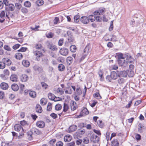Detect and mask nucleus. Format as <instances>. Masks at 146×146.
I'll return each mask as SVG.
<instances>
[{
  "instance_id": "nucleus-1",
  "label": "nucleus",
  "mask_w": 146,
  "mask_h": 146,
  "mask_svg": "<svg viewBox=\"0 0 146 146\" xmlns=\"http://www.w3.org/2000/svg\"><path fill=\"white\" fill-rule=\"evenodd\" d=\"M118 57V63L119 66L123 68L127 67L128 63L126 60V55L122 53H118L117 54Z\"/></svg>"
},
{
  "instance_id": "nucleus-2",
  "label": "nucleus",
  "mask_w": 146,
  "mask_h": 146,
  "mask_svg": "<svg viewBox=\"0 0 146 146\" xmlns=\"http://www.w3.org/2000/svg\"><path fill=\"white\" fill-rule=\"evenodd\" d=\"M3 74L1 75V78L3 80H7L8 78V76L9 75V71L7 69H5L3 71Z\"/></svg>"
},
{
  "instance_id": "nucleus-3",
  "label": "nucleus",
  "mask_w": 146,
  "mask_h": 146,
  "mask_svg": "<svg viewBox=\"0 0 146 146\" xmlns=\"http://www.w3.org/2000/svg\"><path fill=\"white\" fill-rule=\"evenodd\" d=\"M99 140V137L95 134H93L91 136L90 141L92 142H98Z\"/></svg>"
},
{
  "instance_id": "nucleus-4",
  "label": "nucleus",
  "mask_w": 146,
  "mask_h": 146,
  "mask_svg": "<svg viewBox=\"0 0 146 146\" xmlns=\"http://www.w3.org/2000/svg\"><path fill=\"white\" fill-rule=\"evenodd\" d=\"M105 11V9L104 8H100L98 10L94 12V14L95 15H101L103 14Z\"/></svg>"
},
{
  "instance_id": "nucleus-5",
  "label": "nucleus",
  "mask_w": 146,
  "mask_h": 146,
  "mask_svg": "<svg viewBox=\"0 0 146 146\" xmlns=\"http://www.w3.org/2000/svg\"><path fill=\"white\" fill-rule=\"evenodd\" d=\"M34 55L36 56V58L37 60H39V58L42 56V54L40 52L36 50L33 52Z\"/></svg>"
},
{
  "instance_id": "nucleus-6",
  "label": "nucleus",
  "mask_w": 146,
  "mask_h": 146,
  "mask_svg": "<svg viewBox=\"0 0 146 146\" xmlns=\"http://www.w3.org/2000/svg\"><path fill=\"white\" fill-rule=\"evenodd\" d=\"M80 20L82 23L84 24H88L89 22V19L87 17L85 16L82 17L80 19Z\"/></svg>"
},
{
  "instance_id": "nucleus-7",
  "label": "nucleus",
  "mask_w": 146,
  "mask_h": 146,
  "mask_svg": "<svg viewBox=\"0 0 146 146\" xmlns=\"http://www.w3.org/2000/svg\"><path fill=\"white\" fill-rule=\"evenodd\" d=\"M68 50L65 48H61L60 51V54L63 56H66L68 54Z\"/></svg>"
},
{
  "instance_id": "nucleus-8",
  "label": "nucleus",
  "mask_w": 146,
  "mask_h": 146,
  "mask_svg": "<svg viewBox=\"0 0 146 146\" xmlns=\"http://www.w3.org/2000/svg\"><path fill=\"white\" fill-rule=\"evenodd\" d=\"M20 78L22 82H26L28 80L29 77L27 75L23 74L20 76Z\"/></svg>"
},
{
  "instance_id": "nucleus-9",
  "label": "nucleus",
  "mask_w": 146,
  "mask_h": 146,
  "mask_svg": "<svg viewBox=\"0 0 146 146\" xmlns=\"http://www.w3.org/2000/svg\"><path fill=\"white\" fill-rule=\"evenodd\" d=\"M36 125L37 127L39 128H42L45 126V123L43 121H37L36 123Z\"/></svg>"
},
{
  "instance_id": "nucleus-10",
  "label": "nucleus",
  "mask_w": 146,
  "mask_h": 146,
  "mask_svg": "<svg viewBox=\"0 0 146 146\" xmlns=\"http://www.w3.org/2000/svg\"><path fill=\"white\" fill-rule=\"evenodd\" d=\"M6 59H9L8 58H3V62H1V69H3L5 68V65H7V63L8 60H6Z\"/></svg>"
},
{
  "instance_id": "nucleus-11",
  "label": "nucleus",
  "mask_w": 146,
  "mask_h": 146,
  "mask_svg": "<svg viewBox=\"0 0 146 146\" xmlns=\"http://www.w3.org/2000/svg\"><path fill=\"white\" fill-rule=\"evenodd\" d=\"M127 74L126 71H123L120 72L118 74L119 77H126Z\"/></svg>"
},
{
  "instance_id": "nucleus-12",
  "label": "nucleus",
  "mask_w": 146,
  "mask_h": 146,
  "mask_svg": "<svg viewBox=\"0 0 146 146\" xmlns=\"http://www.w3.org/2000/svg\"><path fill=\"white\" fill-rule=\"evenodd\" d=\"M14 130L17 131H19L21 129L23 131V128L19 124H15L14 126Z\"/></svg>"
},
{
  "instance_id": "nucleus-13",
  "label": "nucleus",
  "mask_w": 146,
  "mask_h": 146,
  "mask_svg": "<svg viewBox=\"0 0 146 146\" xmlns=\"http://www.w3.org/2000/svg\"><path fill=\"white\" fill-rule=\"evenodd\" d=\"M74 94H77L78 96H80L82 93L81 89L80 87L77 86L76 90L75 92H74Z\"/></svg>"
},
{
  "instance_id": "nucleus-14",
  "label": "nucleus",
  "mask_w": 146,
  "mask_h": 146,
  "mask_svg": "<svg viewBox=\"0 0 146 146\" xmlns=\"http://www.w3.org/2000/svg\"><path fill=\"white\" fill-rule=\"evenodd\" d=\"M89 113V111L86 108H84L81 112V115L82 116H85Z\"/></svg>"
},
{
  "instance_id": "nucleus-15",
  "label": "nucleus",
  "mask_w": 146,
  "mask_h": 146,
  "mask_svg": "<svg viewBox=\"0 0 146 146\" xmlns=\"http://www.w3.org/2000/svg\"><path fill=\"white\" fill-rule=\"evenodd\" d=\"M71 109L72 111H74L76 109V104L74 101H72L70 103Z\"/></svg>"
},
{
  "instance_id": "nucleus-16",
  "label": "nucleus",
  "mask_w": 146,
  "mask_h": 146,
  "mask_svg": "<svg viewBox=\"0 0 146 146\" xmlns=\"http://www.w3.org/2000/svg\"><path fill=\"white\" fill-rule=\"evenodd\" d=\"M48 98L51 100H54V101H57L58 100L56 99V97L54 95L51 93H49L48 95Z\"/></svg>"
},
{
  "instance_id": "nucleus-17",
  "label": "nucleus",
  "mask_w": 146,
  "mask_h": 146,
  "mask_svg": "<svg viewBox=\"0 0 146 146\" xmlns=\"http://www.w3.org/2000/svg\"><path fill=\"white\" fill-rule=\"evenodd\" d=\"M125 55H126V60H127V62H131L134 60L133 58L130 55L128 54H125Z\"/></svg>"
},
{
  "instance_id": "nucleus-18",
  "label": "nucleus",
  "mask_w": 146,
  "mask_h": 146,
  "mask_svg": "<svg viewBox=\"0 0 146 146\" xmlns=\"http://www.w3.org/2000/svg\"><path fill=\"white\" fill-rule=\"evenodd\" d=\"M69 109L68 105L66 103H64L63 107V110L61 114H64V113L67 112Z\"/></svg>"
},
{
  "instance_id": "nucleus-19",
  "label": "nucleus",
  "mask_w": 146,
  "mask_h": 146,
  "mask_svg": "<svg viewBox=\"0 0 146 146\" xmlns=\"http://www.w3.org/2000/svg\"><path fill=\"white\" fill-rule=\"evenodd\" d=\"M72 139L71 136L70 135H66L64 137V140L65 142H69L71 141Z\"/></svg>"
},
{
  "instance_id": "nucleus-20",
  "label": "nucleus",
  "mask_w": 146,
  "mask_h": 146,
  "mask_svg": "<svg viewBox=\"0 0 146 146\" xmlns=\"http://www.w3.org/2000/svg\"><path fill=\"white\" fill-rule=\"evenodd\" d=\"M77 128V126L76 125H73L70 126L69 129L68 131L69 132H73L75 131Z\"/></svg>"
},
{
  "instance_id": "nucleus-21",
  "label": "nucleus",
  "mask_w": 146,
  "mask_h": 146,
  "mask_svg": "<svg viewBox=\"0 0 146 146\" xmlns=\"http://www.w3.org/2000/svg\"><path fill=\"white\" fill-rule=\"evenodd\" d=\"M118 76V74L115 72H112L111 74L110 77L111 78L115 80L117 79Z\"/></svg>"
},
{
  "instance_id": "nucleus-22",
  "label": "nucleus",
  "mask_w": 146,
  "mask_h": 146,
  "mask_svg": "<svg viewBox=\"0 0 146 146\" xmlns=\"http://www.w3.org/2000/svg\"><path fill=\"white\" fill-rule=\"evenodd\" d=\"M48 47L50 50L53 51H56L57 50V48L55 45H53L50 43H48Z\"/></svg>"
},
{
  "instance_id": "nucleus-23",
  "label": "nucleus",
  "mask_w": 146,
  "mask_h": 146,
  "mask_svg": "<svg viewBox=\"0 0 146 146\" xmlns=\"http://www.w3.org/2000/svg\"><path fill=\"white\" fill-rule=\"evenodd\" d=\"M17 76L16 75L12 74L10 77V79L11 81L13 82H17Z\"/></svg>"
},
{
  "instance_id": "nucleus-24",
  "label": "nucleus",
  "mask_w": 146,
  "mask_h": 146,
  "mask_svg": "<svg viewBox=\"0 0 146 146\" xmlns=\"http://www.w3.org/2000/svg\"><path fill=\"white\" fill-rule=\"evenodd\" d=\"M1 88L3 90H6L8 88V85L6 83L2 82L1 84Z\"/></svg>"
},
{
  "instance_id": "nucleus-25",
  "label": "nucleus",
  "mask_w": 146,
  "mask_h": 146,
  "mask_svg": "<svg viewBox=\"0 0 146 146\" xmlns=\"http://www.w3.org/2000/svg\"><path fill=\"white\" fill-rule=\"evenodd\" d=\"M11 88L13 90L16 91L19 90V87L17 84H13L11 86Z\"/></svg>"
},
{
  "instance_id": "nucleus-26",
  "label": "nucleus",
  "mask_w": 146,
  "mask_h": 146,
  "mask_svg": "<svg viewBox=\"0 0 146 146\" xmlns=\"http://www.w3.org/2000/svg\"><path fill=\"white\" fill-rule=\"evenodd\" d=\"M22 64L24 66L26 67H29L30 65L29 62L26 60H23L22 62Z\"/></svg>"
},
{
  "instance_id": "nucleus-27",
  "label": "nucleus",
  "mask_w": 146,
  "mask_h": 146,
  "mask_svg": "<svg viewBox=\"0 0 146 146\" xmlns=\"http://www.w3.org/2000/svg\"><path fill=\"white\" fill-rule=\"evenodd\" d=\"M36 110L37 112L41 113L42 111L41 107L39 104H37L36 107Z\"/></svg>"
},
{
  "instance_id": "nucleus-28",
  "label": "nucleus",
  "mask_w": 146,
  "mask_h": 146,
  "mask_svg": "<svg viewBox=\"0 0 146 146\" xmlns=\"http://www.w3.org/2000/svg\"><path fill=\"white\" fill-rule=\"evenodd\" d=\"M29 95L32 98H34L36 96V94L35 92L33 91L29 90Z\"/></svg>"
},
{
  "instance_id": "nucleus-29",
  "label": "nucleus",
  "mask_w": 146,
  "mask_h": 146,
  "mask_svg": "<svg viewBox=\"0 0 146 146\" xmlns=\"http://www.w3.org/2000/svg\"><path fill=\"white\" fill-rule=\"evenodd\" d=\"M34 69L36 71L41 72L42 71V68L41 67H39L37 65H35L33 67Z\"/></svg>"
},
{
  "instance_id": "nucleus-30",
  "label": "nucleus",
  "mask_w": 146,
  "mask_h": 146,
  "mask_svg": "<svg viewBox=\"0 0 146 146\" xmlns=\"http://www.w3.org/2000/svg\"><path fill=\"white\" fill-rule=\"evenodd\" d=\"M15 57L16 59L20 60L22 58L23 56L22 54L20 53H17L15 54Z\"/></svg>"
},
{
  "instance_id": "nucleus-31",
  "label": "nucleus",
  "mask_w": 146,
  "mask_h": 146,
  "mask_svg": "<svg viewBox=\"0 0 146 146\" xmlns=\"http://www.w3.org/2000/svg\"><path fill=\"white\" fill-rule=\"evenodd\" d=\"M119 143L116 139H114L111 142V146H118Z\"/></svg>"
},
{
  "instance_id": "nucleus-32",
  "label": "nucleus",
  "mask_w": 146,
  "mask_h": 146,
  "mask_svg": "<svg viewBox=\"0 0 146 146\" xmlns=\"http://www.w3.org/2000/svg\"><path fill=\"white\" fill-rule=\"evenodd\" d=\"M7 7H6V8H7L8 9L11 11H13L14 9L15 6L14 5L12 4H9Z\"/></svg>"
},
{
  "instance_id": "nucleus-33",
  "label": "nucleus",
  "mask_w": 146,
  "mask_h": 146,
  "mask_svg": "<svg viewBox=\"0 0 146 146\" xmlns=\"http://www.w3.org/2000/svg\"><path fill=\"white\" fill-rule=\"evenodd\" d=\"M96 15H90L88 17V19L89 20H90L91 22H93L96 19Z\"/></svg>"
},
{
  "instance_id": "nucleus-34",
  "label": "nucleus",
  "mask_w": 146,
  "mask_h": 146,
  "mask_svg": "<svg viewBox=\"0 0 146 146\" xmlns=\"http://www.w3.org/2000/svg\"><path fill=\"white\" fill-rule=\"evenodd\" d=\"M134 65L132 64H130L129 66V69L130 70H131V71H130V72L131 74V75H129L130 77H132L134 74V72L133 71H132V70L134 68Z\"/></svg>"
},
{
  "instance_id": "nucleus-35",
  "label": "nucleus",
  "mask_w": 146,
  "mask_h": 146,
  "mask_svg": "<svg viewBox=\"0 0 146 146\" xmlns=\"http://www.w3.org/2000/svg\"><path fill=\"white\" fill-rule=\"evenodd\" d=\"M40 104L42 105H44L46 104L47 100L44 98H42L40 100Z\"/></svg>"
},
{
  "instance_id": "nucleus-36",
  "label": "nucleus",
  "mask_w": 146,
  "mask_h": 146,
  "mask_svg": "<svg viewBox=\"0 0 146 146\" xmlns=\"http://www.w3.org/2000/svg\"><path fill=\"white\" fill-rule=\"evenodd\" d=\"M125 80L123 78L121 77H119L118 80V82L119 84H123L125 82Z\"/></svg>"
},
{
  "instance_id": "nucleus-37",
  "label": "nucleus",
  "mask_w": 146,
  "mask_h": 146,
  "mask_svg": "<svg viewBox=\"0 0 146 146\" xmlns=\"http://www.w3.org/2000/svg\"><path fill=\"white\" fill-rule=\"evenodd\" d=\"M56 93L60 95H62L64 93V91L61 88H58L57 89Z\"/></svg>"
},
{
  "instance_id": "nucleus-38",
  "label": "nucleus",
  "mask_w": 146,
  "mask_h": 146,
  "mask_svg": "<svg viewBox=\"0 0 146 146\" xmlns=\"http://www.w3.org/2000/svg\"><path fill=\"white\" fill-rule=\"evenodd\" d=\"M44 3V1L43 0H38L36 2V5L39 6L42 5Z\"/></svg>"
},
{
  "instance_id": "nucleus-39",
  "label": "nucleus",
  "mask_w": 146,
  "mask_h": 146,
  "mask_svg": "<svg viewBox=\"0 0 146 146\" xmlns=\"http://www.w3.org/2000/svg\"><path fill=\"white\" fill-rule=\"evenodd\" d=\"M70 51L72 52H75L76 50V47L74 45H72L70 47Z\"/></svg>"
},
{
  "instance_id": "nucleus-40",
  "label": "nucleus",
  "mask_w": 146,
  "mask_h": 146,
  "mask_svg": "<svg viewBox=\"0 0 146 146\" xmlns=\"http://www.w3.org/2000/svg\"><path fill=\"white\" fill-rule=\"evenodd\" d=\"M58 69L60 71H62L64 70L65 68L64 66L62 64H60L58 67Z\"/></svg>"
},
{
  "instance_id": "nucleus-41",
  "label": "nucleus",
  "mask_w": 146,
  "mask_h": 146,
  "mask_svg": "<svg viewBox=\"0 0 146 146\" xmlns=\"http://www.w3.org/2000/svg\"><path fill=\"white\" fill-rule=\"evenodd\" d=\"M74 21L75 23L78 22L80 21V16L79 15H76L74 17Z\"/></svg>"
},
{
  "instance_id": "nucleus-42",
  "label": "nucleus",
  "mask_w": 146,
  "mask_h": 146,
  "mask_svg": "<svg viewBox=\"0 0 146 146\" xmlns=\"http://www.w3.org/2000/svg\"><path fill=\"white\" fill-rule=\"evenodd\" d=\"M24 6L27 7H30L31 6V3L30 2L28 1H26L24 2Z\"/></svg>"
},
{
  "instance_id": "nucleus-43",
  "label": "nucleus",
  "mask_w": 146,
  "mask_h": 146,
  "mask_svg": "<svg viewBox=\"0 0 146 146\" xmlns=\"http://www.w3.org/2000/svg\"><path fill=\"white\" fill-rule=\"evenodd\" d=\"M85 130L83 129H80L78 130L77 133L79 135L84 134L85 133Z\"/></svg>"
},
{
  "instance_id": "nucleus-44",
  "label": "nucleus",
  "mask_w": 146,
  "mask_h": 146,
  "mask_svg": "<svg viewBox=\"0 0 146 146\" xmlns=\"http://www.w3.org/2000/svg\"><path fill=\"white\" fill-rule=\"evenodd\" d=\"M73 58L71 57H68L66 59V61L68 64H70L72 62Z\"/></svg>"
},
{
  "instance_id": "nucleus-45",
  "label": "nucleus",
  "mask_w": 146,
  "mask_h": 146,
  "mask_svg": "<svg viewBox=\"0 0 146 146\" xmlns=\"http://www.w3.org/2000/svg\"><path fill=\"white\" fill-rule=\"evenodd\" d=\"M94 96L95 98L98 99H100L102 98L99 93H96L94 95Z\"/></svg>"
},
{
  "instance_id": "nucleus-46",
  "label": "nucleus",
  "mask_w": 146,
  "mask_h": 146,
  "mask_svg": "<svg viewBox=\"0 0 146 146\" xmlns=\"http://www.w3.org/2000/svg\"><path fill=\"white\" fill-rule=\"evenodd\" d=\"M62 108V106L60 104H57L55 106V109L56 110H60Z\"/></svg>"
},
{
  "instance_id": "nucleus-47",
  "label": "nucleus",
  "mask_w": 146,
  "mask_h": 146,
  "mask_svg": "<svg viewBox=\"0 0 146 146\" xmlns=\"http://www.w3.org/2000/svg\"><path fill=\"white\" fill-rule=\"evenodd\" d=\"M41 84L43 88L46 89L48 87V86L46 83L44 82H41Z\"/></svg>"
},
{
  "instance_id": "nucleus-48",
  "label": "nucleus",
  "mask_w": 146,
  "mask_h": 146,
  "mask_svg": "<svg viewBox=\"0 0 146 146\" xmlns=\"http://www.w3.org/2000/svg\"><path fill=\"white\" fill-rule=\"evenodd\" d=\"M52 108V104L50 103H48L47 105V110L48 111H50L51 110Z\"/></svg>"
},
{
  "instance_id": "nucleus-49",
  "label": "nucleus",
  "mask_w": 146,
  "mask_h": 146,
  "mask_svg": "<svg viewBox=\"0 0 146 146\" xmlns=\"http://www.w3.org/2000/svg\"><path fill=\"white\" fill-rule=\"evenodd\" d=\"M33 131L35 133L38 135L40 134L41 133V131L36 128L34 129Z\"/></svg>"
},
{
  "instance_id": "nucleus-50",
  "label": "nucleus",
  "mask_w": 146,
  "mask_h": 146,
  "mask_svg": "<svg viewBox=\"0 0 146 146\" xmlns=\"http://www.w3.org/2000/svg\"><path fill=\"white\" fill-rule=\"evenodd\" d=\"M42 47V45L40 43L36 44H35V47L37 49H39L41 48Z\"/></svg>"
},
{
  "instance_id": "nucleus-51",
  "label": "nucleus",
  "mask_w": 146,
  "mask_h": 146,
  "mask_svg": "<svg viewBox=\"0 0 146 146\" xmlns=\"http://www.w3.org/2000/svg\"><path fill=\"white\" fill-rule=\"evenodd\" d=\"M97 124L100 127L102 128L104 124L102 120H98L97 122Z\"/></svg>"
},
{
  "instance_id": "nucleus-52",
  "label": "nucleus",
  "mask_w": 146,
  "mask_h": 146,
  "mask_svg": "<svg viewBox=\"0 0 146 146\" xmlns=\"http://www.w3.org/2000/svg\"><path fill=\"white\" fill-rule=\"evenodd\" d=\"M89 139L87 137H85L83 139V142L85 144H88L89 143Z\"/></svg>"
},
{
  "instance_id": "nucleus-53",
  "label": "nucleus",
  "mask_w": 146,
  "mask_h": 146,
  "mask_svg": "<svg viewBox=\"0 0 146 146\" xmlns=\"http://www.w3.org/2000/svg\"><path fill=\"white\" fill-rule=\"evenodd\" d=\"M65 92L66 94H71L72 93V91L70 89L68 88V90H65Z\"/></svg>"
},
{
  "instance_id": "nucleus-54",
  "label": "nucleus",
  "mask_w": 146,
  "mask_h": 146,
  "mask_svg": "<svg viewBox=\"0 0 146 146\" xmlns=\"http://www.w3.org/2000/svg\"><path fill=\"white\" fill-rule=\"evenodd\" d=\"M53 36V34L51 32L48 33L46 34V36L48 38H52Z\"/></svg>"
},
{
  "instance_id": "nucleus-55",
  "label": "nucleus",
  "mask_w": 146,
  "mask_h": 146,
  "mask_svg": "<svg viewBox=\"0 0 146 146\" xmlns=\"http://www.w3.org/2000/svg\"><path fill=\"white\" fill-rule=\"evenodd\" d=\"M59 21V18L57 17H55L53 21L54 24L55 25L57 24Z\"/></svg>"
},
{
  "instance_id": "nucleus-56",
  "label": "nucleus",
  "mask_w": 146,
  "mask_h": 146,
  "mask_svg": "<svg viewBox=\"0 0 146 146\" xmlns=\"http://www.w3.org/2000/svg\"><path fill=\"white\" fill-rule=\"evenodd\" d=\"M68 40L69 42L72 43L74 40V38L72 36H69L68 38Z\"/></svg>"
},
{
  "instance_id": "nucleus-57",
  "label": "nucleus",
  "mask_w": 146,
  "mask_h": 146,
  "mask_svg": "<svg viewBox=\"0 0 146 146\" xmlns=\"http://www.w3.org/2000/svg\"><path fill=\"white\" fill-rule=\"evenodd\" d=\"M21 11L22 12L24 13H27L28 11L27 9L25 7L22 8L21 9Z\"/></svg>"
},
{
  "instance_id": "nucleus-58",
  "label": "nucleus",
  "mask_w": 146,
  "mask_h": 146,
  "mask_svg": "<svg viewBox=\"0 0 146 146\" xmlns=\"http://www.w3.org/2000/svg\"><path fill=\"white\" fill-rule=\"evenodd\" d=\"M27 135L29 136V139H32V132L31 131H29L27 133Z\"/></svg>"
},
{
  "instance_id": "nucleus-59",
  "label": "nucleus",
  "mask_w": 146,
  "mask_h": 146,
  "mask_svg": "<svg viewBox=\"0 0 146 146\" xmlns=\"http://www.w3.org/2000/svg\"><path fill=\"white\" fill-rule=\"evenodd\" d=\"M79 96H78V95L76 94H74V99L76 101H78L80 99L79 98Z\"/></svg>"
},
{
  "instance_id": "nucleus-60",
  "label": "nucleus",
  "mask_w": 146,
  "mask_h": 146,
  "mask_svg": "<svg viewBox=\"0 0 146 146\" xmlns=\"http://www.w3.org/2000/svg\"><path fill=\"white\" fill-rule=\"evenodd\" d=\"M50 116L52 117L53 119H55L57 117V115L56 114L54 113H52L50 115Z\"/></svg>"
},
{
  "instance_id": "nucleus-61",
  "label": "nucleus",
  "mask_w": 146,
  "mask_h": 146,
  "mask_svg": "<svg viewBox=\"0 0 146 146\" xmlns=\"http://www.w3.org/2000/svg\"><path fill=\"white\" fill-rule=\"evenodd\" d=\"M78 126L80 127H85L86 124L82 123H78Z\"/></svg>"
},
{
  "instance_id": "nucleus-62",
  "label": "nucleus",
  "mask_w": 146,
  "mask_h": 146,
  "mask_svg": "<svg viewBox=\"0 0 146 146\" xmlns=\"http://www.w3.org/2000/svg\"><path fill=\"white\" fill-rule=\"evenodd\" d=\"M63 143L61 141H59L57 142L56 144V146H63Z\"/></svg>"
},
{
  "instance_id": "nucleus-63",
  "label": "nucleus",
  "mask_w": 146,
  "mask_h": 146,
  "mask_svg": "<svg viewBox=\"0 0 146 146\" xmlns=\"http://www.w3.org/2000/svg\"><path fill=\"white\" fill-rule=\"evenodd\" d=\"M20 89L22 91H23L25 89V85L22 84H19Z\"/></svg>"
},
{
  "instance_id": "nucleus-64",
  "label": "nucleus",
  "mask_w": 146,
  "mask_h": 146,
  "mask_svg": "<svg viewBox=\"0 0 146 146\" xmlns=\"http://www.w3.org/2000/svg\"><path fill=\"white\" fill-rule=\"evenodd\" d=\"M1 146H10L9 143H6L5 142H3L1 143Z\"/></svg>"
}]
</instances>
